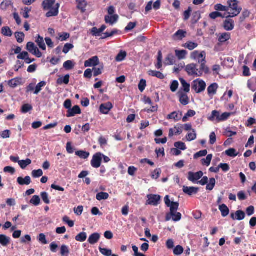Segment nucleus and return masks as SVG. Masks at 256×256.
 <instances>
[{"label":"nucleus","instance_id":"1","mask_svg":"<svg viewBox=\"0 0 256 256\" xmlns=\"http://www.w3.org/2000/svg\"><path fill=\"white\" fill-rule=\"evenodd\" d=\"M42 6L44 10L48 11L46 14L47 18L58 15L60 4L56 3V0H44L42 2Z\"/></svg>","mask_w":256,"mask_h":256},{"label":"nucleus","instance_id":"2","mask_svg":"<svg viewBox=\"0 0 256 256\" xmlns=\"http://www.w3.org/2000/svg\"><path fill=\"white\" fill-rule=\"evenodd\" d=\"M228 10L231 8L232 12H228V16L226 18H233L238 15L242 10L240 7L238 6V2L236 0H229L228 2Z\"/></svg>","mask_w":256,"mask_h":256},{"label":"nucleus","instance_id":"3","mask_svg":"<svg viewBox=\"0 0 256 256\" xmlns=\"http://www.w3.org/2000/svg\"><path fill=\"white\" fill-rule=\"evenodd\" d=\"M206 88V82L202 80H194L192 84V88L196 93H200L204 91Z\"/></svg>","mask_w":256,"mask_h":256},{"label":"nucleus","instance_id":"4","mask_svg":"<svg viewBox=\"0 0 256 256\" xmlns=\"http://www.w3.org/2000/svg\"><path fill=\"white\" fill-rule=\"evenodd\" d=\"M186 71L189 76H202V72L198 71L196 65L194 64H190L187 65L186 67Z\"/></svg>","mask_w":256,"mask_h":256},{"label":"nucleus","instance_id":"5","mask_svg":"<svg viewBox=\"0 0 256 256\" xmlns=\"http://www.w3.org/2000/svg\"><path fill=\"white\" fill-rule=\"evenodd\" d=\"M177 210L178 209H170V212L166 215V220L168 221L172 219L174 222L179 221L182 218V214Z\"/></svg>","mask_w":256,"mask_h":256},{"label":"nucleus","instance_id":"6","mask_svg":"<svg viewBox=\"0 0 256 256\" xmlns=\"http://www.w3.org/2000/svg\"><path fill=\"white\" fill-rule=\"evenodd\" d=\"M192 59L197 60L198 63L206 62V52L204 51L200 52L198 51H194L190 54Z\"/></svg>","mask_w":256,"mask_h":256},{"label":"nucleus","instance_id":"7","mask_svg":"<svg viewBox=\"0 0 256 256\" xmlns=\"http://www.w3.org/2000/svg\"><path fill=\"white\" fill-rule=\"evenodd\" d=\"M26 50L32 54L36 56L38 58H40L42 56V52L39 50L38 48L35 46L34 44L32 42H28L26 44Z\"/></svg>","mask_w":256,"mask_h":256},{"label":"nucleus","instance_id":"8","mask_svg":"<svg viewBox=\"0 0 256 256\" xmlns=\"http://www.w3.org/2000/svg\"><path fill=\"white\" fill-rule=\"evenodd\" d=\"M148 200L146 203L152 206H156L160 202L161 197L158 194H148L147 196Z\"/></svg>","mask_w":256,"mask_h":256},{"label":"nucleus","instance_id":"9","mask_svg":"<svg viewBox=\"0 0 256 256\" xmlns=\"http://www.w3.org/2000/svg\"><path fill=\"white\" fill-rule=\"evenodd\" d=\"M102 156L103 154L100 152H98L94 155L91 161V164L93 168H98L100 167L102 160Z\"/></svg>","mask_w":256,"mask_h":256},{"label":"nucleus","instance_id":"10","mask_svg":"<svg viewBox=\"0 0 256 256\" xmlns=\"http://www.w3.org/2000/svg\"><path fill=\"white\" fill-rule=\"evenodd\" d=\"M203 172L202 171H199L196 172H188V180L192 182H196L200 178L203 176Z\"/></svg>","mask_w":256,"mask_h":256},{"label":"nucleus","instance_id":"11","mask_svg":"<svg viewBox=\"0 0 256 256\" xmlns=\"http://www.w3.org/2000/svg\"><path fill=\"white\" fill-rule=\"evenodd\" d=\"M164 202L166 206L170 208H178L179 204L177 202H174L173 198H170L168 196H166L164 198Z\"/></svg>","mask_w":256,"mask_h":256},{"label":"nucleus","instance_id":"12","mask_svg":"<svg viewBox=\"0 0 256 256\" xmlns=\"http://www.w3.org/2000/svg\"><path fill=\"white\" fill-rule=\"evenodd\" d=\"M113 106L110 102L102 104L100 106V110L103 114H108L112 109Z\"/></svg>","mask_w":256,"mask_h":256},{"label":"nucleus","instance_id":"13","mask_svg":"<svg viewBox=\"0 0 256 256\" xmlns=\"http://www.w3.org/2000/svg\"><path fill=\"white\" fill-rule=\"evenodd\" d=\"M183 192L186 194L191 196L196 194L199 190L198 188L196 187H188L186 186H183L182 188Z\"/></svg>","mask_w":256,"mask_h":256},{"label":"nucleus","instance_id":"14","mask_svg":"<svg viewBox=\"0 0 256 256\" xmlns=\"http://www.w3.org/2000/svg\"><path fill=\"white\" fill-rule=\"evenodd\" d=\"M182 112L180 111L174 112L167 116V119L168 120H174L175 122H178L182 119Z\"/></svg>","mask_w":256,"mask_h":256},{"label":"nucleus","instance_id":"15","mask_svg":"<svg viewBox=\"0 0 256 256\" xmlns=\"http://www.w3.org/2000/svg\"><path fill=\"white\" fill-rule=\"evenodd\" d=\"M245 216V213L243 211L240 210L236 211L235 214L232 213L230 214V217L234 220H242L244 218Z\"/></svg>","mask_w":256,"mask_h":256},{"label":"nucleus","instance_id":"16","mask_svg":"<svg viewBox=\"0 0 256 256\" xmlns=\"http://www.w3.org/2000/svg\"><path fill=\"white\" fill-rule=\"evenodd\" d=\"M99 60L97 56H94L84 62L85 67L96 66L98 64Z\"/></svg>","mask_w":256,"mask_h":256},{"label":"nucleus","instance_id":"17","mask_svg":"<svg viewBox=\"0 0 256 256\" xmlns=\"http://www.w3.org/2000/svg\"><path fill=\"white\" fill-rule=\"evenodd\" d=\"M223 26L226 30H232L234 26V21L231 19H226L224 22Z\"/></svg>","mask_w":256,"mask_h":256},{"label":"nucleus","instance_id":"18","mask_svg":"<svg viewBox=\"0 0 256 256\" xmlns=\"http://www.w3.org/2000/svg\"><path fill=\"white\" fill-rule=\"evenodd\" d=\"M81 110L79 106H74L72 108H70L68 110L66 114L67 117H72L75 116L76 114H80Z\"/></svg>","mask_w":256,"mask_h":256},{"label":"nucleus","instance_id":"19","mask_svg":"<svg viewBox=\"0 0 256 256\" xmlns=\"http://www.w3.org/2000/svg\"><path fill=\"white\" fill-rule=\"evenodd\" d=\"M100 236L98 232H94L88 238V242L90 244H94L98 242L100 238Z\"/></svg>","mask_w":256,"mask_h":256},{"label":"nucleus","instance_id":"20","mask_svg":"<svg viewBox=\"0 0 256 256\" xmlns=\"http://www.w3.org/2000/svg\"><path fill=\"white\" fill-rule=\"evenodd\" d=\"M118 16L117 14H114L113 16H106L105 22L107 24H110L111 25H112L118 21Z\"/></svg>","mask_w":256,"mask_h":256},{"label":"nucleus","instance_id":"21","mask_svg":"<svg viewBox=\"0 0 256 256\" xmlns=\"http://www.w3.org/2000/svg\"><path fill=\"white\" fill-rule=\"evenodd\" d=\"M17 182L21 186L28 185L31 182V178L29 176H26L24 178L18 177L17 179Z\"/></svg>","mask_w":256,"mask_h":256},{"label":"nucleus","instance_id":"22","mask_svg":"<svg viewBox=\"0 0 256 256\" xmlns=\"http://www.w3.org/2000/svg\"><path fill=\"white\" fill-rule=\"evenodd\" d=\"M218 88V85L216 83L210 84L208 88V92L210 96H214Z\"/></svg>","mask_w":256,"mask_h":256},{"label":"nucleus","instance_id":"23","mask_svg":"<svg viewBox=\"0 0 256 256\" xmlns=\"http://www.w3.org/2000/svg\"><path fill=\"white\" fill-rule=\"evenodd\" d=\"M36 42L40 48L42 49V50H46V46L42 37L38 35L36 40Z\"/></svg>","mask_w":256,"mask_h":256},{"label":"nucleus","instance_id":"24","mask_svg":"<svg viewBox=\"0 0 256 256\" xmlns=\"http://www.w3.org/2000/svg\"><path fill=\"white\" fill-rule=\"evenodd\" d=\"M186 32L183 30H178L174 35V38L176 40H181L186 37Z\"/></svg>","mask_w":256,"mask_h":256},{"label":"nucleus","instance_id":"25","mask_svg":"<svg viewBox=\"0 0 256 256\" xmlns=\"http://www.w3.org/2000/svg\"><path fill=\"white\" fill-rule=\"evenodd\" d=\"M70 76L66 74L64 76H60L57 80L56 82L58 84H68L69 82Z\"/></svg>","mask_w":256,"mask_h":256},{"label":"nucleus","instance_id":"26","mask_svg":"<svg viewBox=\"0 0 256 256\" xmlns=\"http://www.w3.org/2000/svg\"><path fill=\"white\" fill-rule=\"evenodd\" d=\"M230 34L228 32H224L220 34L218 36V41L220 42H224L230 40Z\"/></svg>","mask_w":256,"mask_h":256},{"label":"nucleus","instance_id":"27","mask_svg":"<svg viewBox=\"0 0 256 256\" xmlns=\"http://www.w3.org/2000/svg\"><path fill=\"white\" fill-rule=\"evenodd\" d=\"M180 94V103L186 106L188 104V96L183 92H179Z\"/></svg>","mask_w":256,"mask_h":256},{"label":"nucleus","instance_id":"28","mask_svg":"<svg viewBox=\"0 0 256 256\" xmlns=\"http://www.w3.org/2000/svg\"><path fill=\"white\" fill-rule=\"evenodd\" d=\"M76 2H78V8L81 10L82 12H84L87 6L86 0H76Z\"/></svg>","mask_w":256,"mask_h":256},{"label":"nucleus","instance_id":"29","mask_svg":"<svg viewBox=\"0 0 256 256\" xmlns=\"http://www.w3.org/2000/svg\"><path fill=\"white\" fill-rule=\"evenodd\" d=\"M148 74L150 76L156 77L161 80L164 78V75L162 72L156 70H150L148 72Z\"/></svg>","mask_w":256,"mask_h":256},{"label":"nucleus","instance_id":"30","mask_svg":"<svg viewBox=\"0 0 256 256\" xmlns=\"http://www.w3.org/2000/svg\"><path fill=\"white\" fill-rule=\"evenodd\" d=\"M10 238L4 234L0 235V244L5 246H6L10 242Z\"/></svg>","mask_w":256,"mask_h":256},{"label":"nucleus","instance_id":"31","mask_svg":"<svg viewBox=\"0 0 256 256\" xmlns=\"http://www.w3.org/2000/svg\"><path fill=\"white\" fill-rule=\"evenodd\" d=\"M1 33L4 36L10 37L12 36V33L10 28L8 26H4L2 28Z\"/></svg>","mask_w":256,"mask_h":256},{"label":"nucleus","instance_id":"32","mask_svg":"<svg viewBox=\"0 0 256 256\" xmlns=\"http://www.w3.org/2000/svg\"><path fill=\"white\" fill-rule=\"evenodd\" d=\"M174 62V56L172 54H169L165 59L164 64L172 65Z\"/></svg>","mask_w":256,"mask_h":256},{"label":"nucleus","instance_id":"33","mask_svg":"<svg viewBox=\"0 0 256 256\" xmlns=\"http://www.w3.org/2000/svg\"><path fill=\"white\" fill-rule=\"evenodd\" d=\"M175 53L178 60L184 59L187 54V52L185 50H176Z\"/></svg>","mask_w":256,"mask_h":256},{"label":"nucleus","instance_id":"34","mask_svg":"<svg viewBox=\"0 0 256 256\" xmlns=\"http://www.w3.org/2000/svg\"><path fill=\"white\" fill-rule=\"evenodd\" d=\"M32 163V160L29 158H26V160H20L18 162V164L22 169H24Z\"/></svg>","mask_w":256,"mask_h":256},{"label":"nucleus","instance_id":"35","mask_svg":"<svg viewBox=\"0 0 256 256\" xmlns=\"http://www.w3.org/2000/svg\"><path fill=\"white\" fill-rule=\"evenodd\" d=\"M86 234L85 232H82L76 236V240L80 242H84L86 239Z\"/></svg>","mask_w":256,"mask_h":256},{"label":"nucleus","instance_id":"36","mask_svg":"<svg viewBox=\"0 0 256 256\" xmlns=\"http://www.w3.org/2000/svg\"><path fill=\"white\" fill-rule=\"evenodd\" d=\"M180 82L182 86L183 90L186 92H190V85L183 78H180Z\"/></svg>","mask_w":256,"mask_h":256},{"label":"nucleus","instance_id":"37","mask_svg":"<svg viewBox=\"0 0 256 256\" xmlns=\"http://www.w3.org/2000/svg\"><path fill=\"white\" fill-rule=\"evenodd\" d=\"M20 78H16L12 79L8 82V85L12 88H15L17 86L20 84Z\"/></svg>","mask_w":256,"mask_h":256},{"label":"nucleus","instance_id":"38","mask_svg":"<svg viewBox=\"0 0 256 256\" xmlns=\"http://www.w3.org/2000/svg\"><path fill=\"white\" fill-rule=\"evenodd\" d=\"M70 251L68 247L64 244H63L60 247V254L62 256H68Z\"/></svg>","mask_w":256,"mask_h":256},{"label":"nucleus","instance_id":"39","mask_svg":"<svg viewBox=\"0 0 256 256\" xmlns=\"http://www.w3.org/2000/svg\"><path fill=\"white\" fill-rule=\"evenodd\" d=\"M76 154L81 158L86 159L89 156L90 153L83 150H78L76 152Z\"/></svg>","mask_w":256,"mask_h":256},{"label":"nucleus","instance_id":"40","mask_svg":"<svg viewBox=\"0 0 256 256\" xmlns=\"http://www.w3.org/2000/svg\"><path fill=\"white\" fill-rule=\"evenodd\" d=\"M46 86V82L44 81L40 82H39L35 88L34 94H38L42 90V88Z\"/></svg>","mask_w":256,"mask_h":256},{"label":"nucleus","instance_id":"41","mask_svg":"<svg viewBox=\"0 0 256 256\" xmlns=\"http://www.w3.org/2000/svg\"><path fill=\"white\" fill-rule=\"evenodd\" d=\"M212 158V154H208L206 158H202V164L208 166L210 164Z\"/></svg>","mask_w":256,"mask_h":256},{"label":"nucleus","instance_id":"42","mask_svg":"<svg viewBox=\"0 0 256 256\" xmlns=\"http://www.w3.org/2000/svg\"><path fill=\"white\" fill-rule=\"evenodd\" d=\"M108 194L107 192H100L96 194V198L98 200H106L108 198Z\"/></svg>","mask_w":256,"mask_h":256},{"label":"nucleus","instance_id":"43","mask_svg":"<svg viewBox=\"0 0 256 256\" xmlns=\"http://www.w3.org/2000/svg\"><path fill=\"white\" fill-rule=\"evenodd\" d=\"M15 37L18 43H22L24 41V34L22 32H16L14 34Z\"/></svg>","mask_w":256,"mask_h":256},{"label":"nucleus","instance_id":"44","mask_svg":"<svg viewBox=\"0 0 256 256\" xmlns=\"http://www.w3.org/2000/svg\"><path fill=\"white\" fill-rule=\"evenodd\" d=\"M215 118H216V119L218 121H220V114L216 110L212 112V116H210L208 119L210 121H214Z\"/></svg>","mask_w":256,"mask_h":256},{"label":"nucleus","instance_id":"45","mask_svg":"<svg viewBox=\"0 0 256 256\" xmlns=\"http://www.w3.org/2000/svg\"><path fill=\"white\" fill-rule=\"evenodd\" d=\"M126 56V52L124 51H120L116 58V62L122 61Z\"/></svg>","mask_w":256,"mask_h":256},{"label":"nucleus","instance_id":"46","mask_svg":"<svg viewBox=\"0 0 256 256\" xmlns=\"http://www.w3.org/2000/svg\"><path fill=\"white\" fill-rule=\"evenodd\" d=\"M186 139L188 141L194 140L196 138V134L194 130L190 132L186 136Z\"/></svg>","mask_w":256,"mask_h":256},{"label":"nucleus","instance_id":"47","mask_svg":"<svg viewBox=\"0 0 256 256\" xmlns=\"http://www.w3.org/2000/svg\"><path fill=\"white\" fill-rule=\"evenodd\" d=\"M198 46V45L196 43L193 42H188L184 44L185 48H186L190 50H194Z\"/></svg>","mask_w":256,"mask_h":256},{"label":"nucleus","instance_id":"48","mask_svg":"<svg viewBox=\"0 0 256 256\" xmlns=\"http://www.w3.org/2000/svg\"><path fill=\"white\" fill-rule=\"evenodd\" d=\"M196 112L194 110H188L186 115L182 118V121L186 122L187 121L188 118L189 117H192L196 114Z\"/></svg>","mask_w":256,"mask_h":256},{"label":"nucleus","instance_id":"49","mask_svg":"<svg viewBox=\"0 0 256 256\" xmlns=\"http://www.w3.org/2000/svg\"><path fill=\"white\" fill-rule=\"evenodd\" d=\"M100 252L104 256H110L112 254V250L106 248H99Z\"/></svg>","mask_w":256,"mask_h":256},{"label":"nucleus","instance_id":"50","mask_svg":"<svg viewBox=\"0 0 256 256\" xmlns=\"http://www.w3.org/2000/svg\"><path fill=\"white\" fill-rule=\"evenodd\" d=\"M214 10L218 11L228 12V6H224L221 4H216L214 6Z\"/></svg>","mask_w":256,"mask_h":256},{"label":"nucleus","instance_id":"51","mask_svg":"<svg viewBox=\"0 0 256 256\" xmlns=\"http://www.w3.org/2000/svg\"><path fill=\"white\" fill-rule=\"evenodd\" d=\"M226 154L231 157H235L238 156V154L236 152L235 149L230 148L226 151Z\"/></svg>","mask_w":256,"mask_h":256},{"label":"nucleus","instance_id":"52","mask_svg":"<svg viewBox=\"0 0 256 256\" xmlns=\"http://www.w3.org/2000/svg\"><path fill=\"white\" fill-rule=\"evenodd\" d=\"M183 252L184 248L180 245L177 246L174 250V254L176 256H179L182 254Z\"/></svg>","mask_w":256,"mask_h":256},{"label":"nucleus","instance_id":"53","mask_svg":"<svg viewBox=\"0 0 256 256\" xmlns=\"http://www.w3.org/2000/svg\"><path fill=\"white\" fill-rule=\"evenodd\" d=\"M30 202L34 206H37L40 203V198L38 196H34L30 200Z\"/></svg>","mask_w":256,"mask_h":256},{"label":"nucleus","instance_id":"54","mask_svg":"<svg viewBox=\"0 0 256 256\" xmlns=\"http://www.w3.org/2000/svg\"><path fill=\"white\" fill-rule=\"evenodd\" d=\"M74 67V64L72 60H67L64 64V68L67 70H72Z\"/></svg>","mask_w":256,"mask_h":256},{"label":"nucleus","instance_id":"55","mask_svg":"<svg viewBox=\"0 0 256 256\" xmlns=\"http://www.w3.org/2000/svg\"><path fill=\"white\" fill-rule=\"evenodd\" d=\"M200 66L198 71L202 72V75L203 72H204L206 74H208L209 72V69L208 67L205 64L206 62H200Z\"/></svg>","mask_w":256,"mask_h":256},{"label":"nucleus","instance_id":"56","mask_svg":"<svg viewBox=\"0 0 256 256\" xmlns=\"http://www.w3.org/2000/svg\"><path fill=\"white\" fill-rule=\"evenodd\" d=\"M43 174V172L41 169L38 170H34L32 172V175L33 178H36L42 176Z\"/></svg>","mask_w":256,"mask_h":256},{"label":"nucleus","instance_id":"57","mask_svg":"<svg viewBox=\"0 0 256 256\" xmlns=\"http://www.w3.org/2000/svg\"><path fill=\"white\" fill-rule=\"evenodd\" d=\"M216 184V180L214 178L210 180L209 183L206 186V189L210 190H213Z\"/></svg>","mask_w":256,"mask_h":256},{"label":"nucleus","instance_id":"58","mask_svg":"<svg viewBox=\"0 0 256 256\" xmlns=\"http://www.w3.org/2000/svg\"><path fill=\"white\" fill-rule=\"evenodd\" d=\"M32 109V107L29 104H25L22 107V113H26L28 112L31 110Z\"/></svg>","mask_w":256,"mask_h":256},{"label":"nucleus","instance_id":"59","mask_svg":"<svg viewBox=\"0 0 256 256\" xmlns=\"http://www.w3.org/2000/svg\"><path fill=\"white\" fill-rule=\"evenodd\" d=\"M200 18V14L199 12H196L193 14L192 21L193 24H196Z\"/></svg>","mask_w":256,"mask_h":256},{"label":"nucleus","instance_id":"60","mask_svg":"<svg viewBox=\"0 0 256 256\" xmlns=\"http://www.w3.org/2000/svg\"><path fill=\"white\" fill-rule=\"evenodd\" d=\"M38 240L42 244H47L48 242L46 240V236L44 234H40L38 237Z\"/></svg>","mask_w":256,"mask_h":256},{"label":"nucleus","instance_id":"61","mask_svg":"<svg viewBox=\"0 0 256 256\" xmlns=\"http://www.w3.org/2000/svg\"><path fill=\"white\" fill-rule=\"evenodd\" d=\"M174 146L176 148H179L181 150H185L186 149V146L184 144V143L181 142H178L174 143Z\"/></svg>","mask_w":256,"mask_h":256},{"label":"nucleus","instance_id":"62","mask_svg":"<svg viewBox=\"0 0 256 256\" xmlns=\"http://www.w3.org/2000/svg\"><path fill=\"white\" fill-rule=\"evenodd\" d=\"M41 197L42 200L46 204H49L50 202V201L48 199V196L47 192H42L41 193Z\"/></svg>","mask_w":256,"mask_h":256},{"label":"nucleus","instance_id":"63","mask_svg":"<svg viewBox=\"0 0 256 256\" xmlns=\"http://www.w3.org/2000/svg\"><path fill=\"white\" fill-rule=\"evenodd\" d=\"M146 86V80H141L138 84V89L141 92H142L145 89Z\"/></svg>","mask_w":256,"mask_h":256},{"label":"nucleus","instance_id":"64","mask_svg":"<svg viewBox=\"0 0 256 256\" xmlns=\"http://www.w3.org/2000/svg\"><path fill=\"white\" fill-rule=\"evenodd\" d=\"M74 48V46L71 44H66L64 47L62 52L64 54H67L68 52L70 50Z\"/></svg>","mask_w":256,"mask_h":256}]
</instances>
